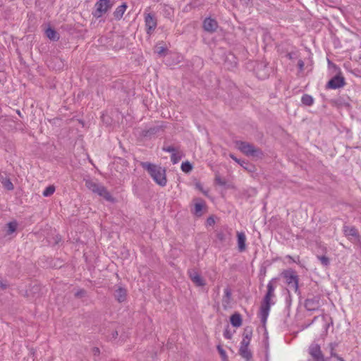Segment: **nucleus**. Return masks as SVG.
<instances>
[{"label": "nucleus", "mask_w": 361, "mask_h": 361, "mask_svg": "<svg viewBox=\"0 0 361 361\" xmlns=\"http://www.w3.org/2000/svg\"><path fill=\"white\" fill-rule=\"evenodd\" d=\"M286 56L290 59L292 60L294 58L296 57V53L295 52H290L286 54Z\"/></svg>", "instance_id": "obj_42"}, {"label": "nucleus", "mask_w": 361, "mask_h": 361, "mask_svg": "<svg viewBox=\"0 0 361 361\" xmlns=\"http://www.w3.org/2000/svg\"><path fill=\"white\" fill-rule=\"evenodd\" d=\"M188 275L190 280L197 286H204L206 284L205 280L200 276V274L196 270H189Z\"/></svg>", "instance_id": "obj_10"}, {"label": "nucleus", "mask_w": 361, "mask_h": 361, "mask_svg": "<svg viewBox=\"0 0 361 361\" xmlns=\"http://www.w3.org/2000/svg\"><path fill=\"white\" fill-rule=\"evenodd\" d=\"M239 354L247 361H250L252 357V353L249 350L248 347L240 346L239 349Z\"/></svg>", "instance_id": "obj_19"}, {"label": "nucleus", "mask_w": 361, "mask_h": 361, "mask_svg": "<svg viewBox=\"0 0 361 361\" xmlns=\"http://www.w3.org/2000/svg\"><path fill=\"white\" fill-rule=\"evenodd\" d=\"M183 153L180 152L179 150L176 151V152L173 153L171 156V159L173 164H177L182 158Z\"/></svg>", "instance_id": "obj_30"}, {"label": "nucleus", "mask_w": 361, "mask_h": 361, "mask_svg": "<svg viewBox=\"0 0 361 361\" xmlns=\"http://www.w3.org/2000/svg\"><path fill=\"white\" fill-rule=\"evenodd\" d=\"M305 63L302 59H300L298 62V66L300 71H302L304 69Z\"/></svg>", "instance_id": "obj_40"}, {"label": "nucleus", "mask_w": 361, "mask_h": 361, "mask_svg": "<svg viewBox=\"0 0 361 361\" xmlns=\"http://www.w3.org/2000/svg\"><path fill=\"white\" fill-rule=\"evenodd\" d=\"M166 51V49L163 47H157L156 50V53H157L159 55H162Z\"/></svg>", "instance_id": "obj_39"}, {"label": "nucleus", "mask_w": 361, "mask_h": 361, "mask_svg": "<svg viewBox=\"0 0 361 361\" xmlns=\"http://www.w3.org/2000/svg\"><path fill=\"white\" fill-rule=\"evenodd\" d=\"M31 353L34 355V352L32 351V350H31Z\"/></svg>", "instance_id": "obj_52"}, {"label": "nucleus", "mask_w": 361, "mask_h": 361, "mask_svg": "<svg viewBox=\"0 0 361 361\" xmlns=\"http://www.w3.org/2000/svg\"><path fill=\"white\" fill-rule=\"evenodd\" d=\"M238 247L240 252H243L246 249V236L243 232H237Z\"/></svg>", "instance_id": "obj_14"}, {"label": "nucleus", "mask_w": 361, "mask_h": 361, "mask_svg": "<svg viewBox=\"0 0 361 361\" xmlns=\"http://www.w3.org/2000/svg\"><path fill=\"white\" fill-rule=\"evenodd\" d=\"M217 350L222 358L226 359V351L223 349V348L221 345L217 346Z\"/></svg>", "instance_id": "obj_38"}, {"label": "nucleus", "mask_w": 361, "mask_h": 361, "mask_svg": "<svg viewBox=\"0 0 361 361\" xmlns=\"http://www.w3.org/2000/svg\"><path fill=\"white\" fill-rule=\"evenodd\" d=\"M230 321L235 327H239L242 325V317L239 313H234L231 316Z\"/></svg>", "instance_id": "obj_21"}, {"label": "nucleus", "mask_w": 361, "mask_h": 361, "mask_svg": "<svg viewBox=\"0 0 361 361\" xmlns=\"http://www.w3.org/2000/svg\"><path fill=\"white\" fill-rule=\"evenodd\" d=\"M163 16L169 19H171L173 16V8L168 5H164L162 8Z\"/></svg>", "instance_id": "obj_26"}, {"label": "nucleus", "mask_w": 361, "mask_h": 361, "mask_svg": "<svg viewBox=\"0 0 361 361\" xmlns=\"http://www.w3.org/2000/svg\"><path fill=\"white\" fill-rule=\"evenodd\" d=\"M163 151H165V152H171V154L174 152H176V151H178V149L176 147H174L173 146H164L163 148H162Z\"/></svg>", "instance_id": "obj_35"}, {"label": "nucleus", "mask_w": 361, "mask_h": 361, "mask_svg": "<svg viewBox=\"0 0 361 361\" xmlns=\"http://www.w3.org/2000/svg\"><path fill=\"white\" fill-rule=\"evenodd\" d=\"M197 200L198 202L195 204V211L193 213L195 215L200 216L202 215V210L204 207V202L201 199H197Z\"/></svg>", "instance_id": "obj_25"}, {"label": "nucleus", "mask_w": 361, "mask_h": 361, "mask_svg": "<svg viewBox=\"0 0 361 361\" xmlns=\"http://www.w3.org/2000/svg\"><path fill=\"white\" fill-rule=\"evenodd\" d=\"M145 23L146 27V32L151 35L157 25V20L155 15L153 13H145Z\"/></svg>", "instance_id": "obj_6"}, {"label": "nucleus", "mask_w": 361, "mask_h": 361, "mask_svg": "<svg viewBox=\"0 0 361 361\" xmlns=\"http://www.w3.org/2000/svg\"><path fill=\"white\" fill-rule=\"evenodd\" d=\"M18 114L20 115V111H17Z\"/></svg>", "instance_id": "obj_51"}, {"label": "nucleus", "mask_w": 361, "mask_h": 361, "mask_svg": "<svg viewBox=\"0 0 361 361\" xmlns=\"http://www.w3.org/2000/svg\"><path fill=\"white\" fill-rule=\"evenodd\" d=\"M96 194L104 197L107 201L114 202V198L112 197L111 194L109 192L106 188L102 185L99 186Z\"/></svg>", "instance_id": "obj_16"}, {"label": "nucleus", "mask_w": 361, "mask_h": 361, "mask_svg": "<svg viewBox=\"0 0 361 361\" xmlns=\"http://www.w3.org/2000/svg\"><path fill=\"white\" fill-rule=\"evenodd\" d=\"M214 182L216 184L221 186H225L226 185V180L224 178H222L219 173L215 174Z\"/></svg>", "instance_id": "obj_31"}, {"label": "nucleus", "mask_w": 361, "mask_h": 361, "mask_svg": "<svg viewBox=\"0 0 361 361\" xmlns=\"http://www.w3.org/2000/svg\"><path fill=\"white\" fill-rule=\"evenodd\" d=\"M217 238L219 240L223 241L224 240V234L223 233H219L217 234Z\"/></svg>", "instance_id": "obj_45"}, {"label": "nucleus", "mask_w": 361, "mask_h": 361, "mask_svg": "<svg viewBox=\"0 0 361 361\" xmlns=\"http://www.w3.org/2000/svg\"><path fill=\"white\" fill-rule=\"evenodd\" d=\"M252 337V331H248L247 329H245L243 334V338L240 343V346L248 347Z\"/></svg>", "instance_id": "obj_20"}, {"label": "nucleus", "mask_w": 361, "mask_h": 361, "mask_svg": "<svg viewBox=\"0 0 361 361\" xmlns=\"http://www.w3.org/2000/svg\"><path fill=\"white\" fill-rule=\"evenodd\" d=\"M140 166L148 172L157 185L161 187L166 185L167 178L165 168L149 162H141Z\"/></svg>", "instance_id": "obj_1"}, {"label": "nucleus", "mask_w": 361, "mask_h": 361, "mask_svg": "<svg viewBox=\"0 0 361 361\" xmlns=\"http://www.w3.org/2000/svg\"><path fill=\"white\" fill-rule=\"evenodd\" d=\"M224 336H225V338H231V334L229 333V331L226 330V331L224 332Z\"/></svg>", "instance_id": "obj_47"}, {"label": "nucleus", "mask_w": 361, "mask_h": 361, "mask_svg": "<svg viewBox=\"0 0 361 361\" xmlns=\"http://www.w3.org/2000/svg\"><path fill=\"white\" fill-rule=\"evenodd\" d=\"M6 187L8 190H13V185L11 182L8 181V183L6 184Z\"/></svg>", "instance_id": "obj_44"}, {"label": "nucleus", "mask_w": 361, "mask_h": 361, "mask_svg": "<svg viewBox=\"0 0 361 361\" xmlns=\"http://www.w3.org/2000/svg\"><path fill=\"white\" fill-rule=\"evenodd\" d=\"M112 4L110 3V0H99L95 4L96 11L94 16L100 17L103 13H106L111 7Z\"/></svg>", "instance_id": "obj_8"}, {"label": "nucleus", "mask_w": 361, "mask_h": 361, "mask_svg": "<svg viewBox=\"0 0 361 361\" xmlns=\"http://www.w3.org/2000/svg\"><path fill=\"white\" fill-rule=\"evenodd\" d=\"M231 290L230 288H226L224 289V295L222 298V305L226 309L229 305L231 300Z\"/></svg>", "instance_id": "obj_17"}, {"label": "nucleus", "mask_w": 361, "mask_h": 361, "mask_svg": "<svg viewBox=\"0 0 361 361\" xmlns=\"http://www.w3.org/2000/svg\"><path fill=\"white\" fill-rule=\"evenodd\" d=\"M308 353L313 361H326L324 355L321 350L320 345L317 343H312L308 348Z\"/></svg>", "instance_id": "obj_5"}, {"label": "nucleus", "mask_w": 361, "mask_h": 361, "mask_svg": "<svg viewBox=\"0 0 361 361\" xmlns=\"http://www.w3.org/2000/svg\"><path fill=\"white\" fill-rule=\"evenodd\" d=\"M344 233L345 235L355 237L357 235V229L353 226H345Z\"/></svg>", "instance_id": "obj_29"}, {"label": "nucleus", "mask_w": 361, "mask_h": 361, "mask_svg": "<svg viewBox=\"0 0 361 361\" xmlns=\"http://www.w3.org/2000/svg\"><path fill=\"white\" fill-rule=\"evenodd\" d=\"M338 361H344L341 357H338Z\"/></svg>", "instance_id": "obj_50"}, {"label": "nucleus", "mask_w": 361, "mask_h": 361, "mask_svg": "<svg viewBox=\"0 0 361 361\" xmlns=\"http://www.w3.org/2000/svg\"><path fill=\"white\" fill-rule=\"evenodd\" d=\"M115 288L114 293L115 299L120 303L124 302L127 298V290L121 286H116Z\"/></svg>", "instance_id": "obj_12"}, {"label": "nucleus", "mask_w": 361, "mask_h": 361, "mask_svg": "<svg viewBox=\"0 0 361 361\" xmlns=\"http://www.w3.org/2000/svg\"><path fill=\"white\" fill-rule=\"evenodd\" d=\"M86 295V291L84 289L78 290L75 293V296L76 298H82Z\"/></svg>", "instance_id": "obj_37"}, {"label": "nucleus", "mask_w": 361, "mask_h": 361, "mask_svg": "<svg viewBox=\"0 0 361 361\" xmlns=\"http://www.w3.org/2000/svg\"><path fill=\"white\" fill-rule=\"evenodd\" d=\"M207 225L209 226H212L215 224V221H214V219L212 217V216H209V218H207Z\"/></svg>", "instance_id": "obj_41"}, {"label": "nucleus", "mask_w": 361, "mask_h": 361, "mask_svg": "<svg viewBox=\"0 0 361 361\" xmlns=\"http://www.w3.org/2000/svg\"><path fill=\"white\" fill-rule=\"evenodd\" d=\"M345 85V78L338 73L334 76L326 84V89H338L343 87Z\"/></svg>", "instance_id": "obj_7"}, {"label": "nucleus", "mask_w": 361, "mask_h": 361, "mask_svg": "<svg viewBox=\"0 0 361 361\" xmlns=\"http://www.w3.org/2000/svg\"><path fill=\"white\" fill-rule=\"evenodd\" d=\"M54 191L55 187L54 185H49L45 188L42 194L44 197H49L54 194Z\"/></svg>", "instance_id": "obj_33"}, {"label": "nucleus", "mask_w": 361, "mask_h": 361, "mask_svg": "<svg viewBox=\"0 0 361 361\" xmlns=\"http://www.w3.org/2000/svg\"><path fill=\"white\" fill-rule=\"evenodd\" d=\"M18 224L16 221L9 222L6 224V234L11 235L17 229Z\"/></svg>", "instance_id": "obj_28"}, {"label": "nucleus", "mask_w": 361, "mask_h": 361, "mask_svg": "<svg viewBox=\"0 0 361 361\" xmlns=\"http://www.w3.org/2000/svg\"><path fill=\"white\" fill-rule=\"evenodd\" d=\"M230 157L239 164L243 169L249 172H253L255 170V167L254 165L250 164L248 161L245 160H240L236 158L233 154H231Z\"/></svg>", "instance_id": "obj_13"}, {"label": "nucleus", "mask_w": 361, "mask_h": 361, "mask_svg": "<svg viewBox=\"0 0 361 361\" xmlns=\"http://www.w3.org/2000/svg\"><path fill=\"white\" fill-rule=\"evenodd\" d=\"M181 169L185 173H189L192 169V166L189 161L183 162L181 164Z\"/></svg>", "instance_id": "obj_34"}, {"label": "nucleus", "mask_w": 361, "mask_h": 361, "mask_svg": "<svg viewBox=\"0 0 361 361\" xmlns=\"http://www.w3.org/2000/svg\"><path fill=\"white\" fill-rule=\"evenodd\" d=\"M241 1H243L245 4H247L251 0H240Z\"/></svg>", "instance_id": "obj_49"}, {"label": "nucleus", "mask_w": 361, "mask_h": 361, "mask_svg": "<svg viewBox=\"0 0 361 361\" xmlns=\"http://www.w3.org/2000/svg\"><path fill=\"white\" fill-rule=\"evenodd\" d=\"M275 279L271 280L269 283L267 284V291L265 294L261 305H260V310H259V317L261 319V322L264 325L267 322L269 312L271 305H274V302H271V298L275 297L274 294V290L275 287L273 285V281Z\"/></svg>", "instance_id": "obj_2"}, {"label": "nucleus", "mask_w": 361, "mask_h": 361, "mask_svg": "<svg viewBox=\"0 0 361 361\" xmlns=\"http://www.w3.org/2000/svg\"><path fill=\"white\" fill-rule=\"evenodd\" d=\"M45 34L46 36L52 41H58L59 39V35L51 27H48L45 31Z\"/></svg>", "instance_id": "obj_22"}, {"label": "nucleus", "mask_w": 361, "mask_h": 361, "mask_svg": "<svg viewBox=\"0 0 361 361\" xmlns=\"http://www.w3.org/2000/svg\"><path fill=\"white\" fill-rule=\"evenodd\" d=\"M281 275L285 279L286 283L288 285L289 288L293 289L295 293L299 295L300 293L298 287L299 278L296 272L294 270L289 269L284 270Z\"/></svg>", "instance_id": "obj_3"}, {"label": "nucleus", "mask_w": 361, "mask_h": 361, "mask_svg": "<svg viewBox=\"0 0 361 361\" xmlns=\"http://www.w3.org/2000/svg\"><path fill=\"white\" fill-rule=\"evenodd\" d=\"M0 288L3 290H4L7 288V285L6 283H4L1 280H0Z\"/></svg>", "instance_id": "obj_46"}, {"label": "nucleus", "mask_w": 361, "mask_h": 361, "mask_svg": "<svg viewBox=\"0 0 361 361\" xmlns=\"http://www.w3.org/2000/svg\"><path fill=\"white\" fill-rule=\"evenodd\" d=\"M203 27L205 31L212 33L216 30L218 23L213 18H206L203 21Z\"/></svg>", "instance_id": "obj_11"}, {"label": "nucleus", "mask_w": 361, "mask_h": 361, "mask_svg": "<svg viewBox=\"0 0 361 361\" xmlns=\"http://www.w3.org/2000/svg\"><path fill=\"white\" fill-rule=\"evenodd\" d=\"M118 336V332L117 331H115L114 334H113V338H116Z\"/></svg>", "instance_id": "obj_48"}, {"label": "nucleus", "mask_w": 361, "mask_h": 361, "mask_svg": "<svg viewBox=\"0 0 361 361\" xmlns=\"http://www.w3.org/2000/svg\"><path fill=\"white\" fill-rule=\"evenodd\" d=\"M319 301L320 296L319 295H312V297H308L305 301V307L307 311H314L319 309Z\"/></svg>", "instance_id": "obj_9"}, {"label": "nucleus", "mask_w": 361, "mask_h": 361, "mask_svg": "<svg viewBox=\"0 0 361 361\" xmlns=\"http://www.w3.org/2000/svg\"><path fill=\"white\" fill-rule=\"evenodd\" d=\"M225 63H228V68H233L237 66L236 57L231 53H229L225 59Z\"/></svg>", "instance_id": "obj_24"}, {"label": "nucleus", "mask_w": 361, "mask_h": 361, "mask_svg": "<svg viewBox=\"0 0 361 361\" xmlns=\"http://www.w3.org/2000/svg\"><path fill=\"white\" fill-rule=\"evenodd\" d=\"M161 128L159 126H153L149 128V129H145L142 131V136L145 137H151L152 136L158 133Z\"/></svg>", "instance_id": "obj_15"}, {"label": "nucleus", "mask_w": 361, "mask_h": 361, "mask_svg": "<svg viewBox=\"0 0 361 361\" xmlns=\"http://www.w3.org/2000/svg\"><path fill=\"white\" fill-rule=\"evenodd\" d=\"M321 263L324 266H328L329 264V259L326 256H317Z\"/></svg>", "instance_id": "obj_36"}, {"label": "nucleus", "mask_w": 361, "mask_h": 361, "mask_svg": "<svg viewBox=\"0 0 361 361\" xmlns=\"http://www.w3.org/2000/svg\"><path fill=\"white\" fill-rule=\"evenodd\" d=\"M301 102L304 105L310 106L314 103V99L311 95L305 94L301 98Z\"/></svg>", "instance_id": "obj_27"}, {"label": "nucleus", "mask_w": 361, "mask_h": 361, "mask_svg": "<svg viewBox=\"0 0 361 361\" xmlns=\"http://www.w3.org/2000/svg\"><path fill=\"white\" fill-rule=\"evenodd\" d=\"M127 7L128 6L126 3H123L121 6H118L114 12V16L115 19L120 20L123 17V15L125 13Z\"/></svg>", "instance_id": "obj_18"}, {"label": "nucleus", "mask_w": 361, "mask_h": 361, "mask_svg": "<svg viewBox=\"0 0 361 361\" xmlns=\"http://www.w3.org/2000/svg\"><path fill=\"white\" fill-rule=\"evenodd\" d=\"M101 185L92 180H85V186L92 192L96 193Z\"/></svg>", "instance_id": "obj_23"}, {"label": "nucleus", "mask_w": 361, "mask_h": 361, "mask_svg": "<svg viewBox=\"0 0 361 361\" xmlns=\"http://www.w3.org/2000/svg\"><path fill=\"white\" fill-rule=\"evenodd\" d=\"M336 346H337V344L336 343H330L329 344L331 357H335L338 360V357H339V356L335 353V348Z\"/></svg>", "instance_id": "obj_32"}, {"label": "nucleus", "mask_w": 361, "mask_h": 361, "mask_svg": "<svg viewBox=\"0 0 361 361\" xmlns=\"http://www.w3.org/2000/svg\"><path fill=\"white\" fill-rule=\"evenodd\" d=\"M92 353H93L94 355H99L100 353V350L98 348L94 347L92 348Z\"/></svg>", "instance_id": "obj_43"}, {"label": "nucleus", "mask_w": 361, "mask_h": 361, "mask_svg": "<svg viewBox=\"0 0 361 361\" xmlns=\"http://www.w3.org/2000/svg\"><path fill=\"white\" fill-rule=\"evenodd\" d=\"M238 149L247 156L259 157L262 155V151L256 148L252 144L243 141H236Z\"/></svg>", "instance_id": "obj_4"}]
</instances>
